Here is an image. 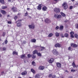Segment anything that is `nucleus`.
I'll return each mask as SVG.
<instances>
[{"mask_svg": "<svg viewBox=\"0 0 78 78\" xmlns=\"http://www.w3.org/2000/svg\"><path fill=\"white\" fill-rule=\"evenodd\" d=\"M52 53H53L54 55H55L56 56L58 55V51H57L56 49H53L52 51Z\"/></svg>", "mask_w": 78, "mask_h": 78, "instance_id": "f257e3e1", "label": "nucleus"}, {"mask_svg": "<svg viewBox=\"0 0 78 78\" xmlns=\"http://www.w3.org/2000/svg\"><path fill=\"white\" fill-rule=\"evenodd\" d=\"M43 6V4H40L37 6V9L39 11L42 9V7Z\"/></svg>", "mask_w": 78, "mask_h": 78, "instance_id": "f03ea898", "label": "nucleus"}, {"mask_svg": "<svg viewBox=\"0 0 78 78\" xmlns=\"http://www.w3.org/2000/svg\"><path fill=\"white\" fill-rule=\"evenodd\" d=\"M54 17L55 18H56V19H60V18H61V17H62L61 15H58V14H55L54 15Z\"/></svg>", "mask_w": 78, "mask_h": 78, "instance_id": "7ed1b4c3", "label": "nucleus"}, {"mask_svg": "<svg viewBox=\"0 0 78 78\" xmlns=\"http://www.w3.org/2000/svg\"><path fill=\"white\" fill-rule=\"evenodd\" d=\"M62 6H63L64 9H67V8H68L67 4L66 2H64L62 4Z\"/></svg>", "mask_w": 78, "mask_h": 78, "instance_id": "20e7f679", "label": "nucleus"}, {"mask_svg": "<svg viewBox=\"0 0 78 78\" xmlns=\"http://www.w3.org/2000/svg\"><path fill=\"white\" fill-rule=\"evenodd\" d=\"M55 47H56V48H57V47L60 48V47H62V45L59 43H57L55 44Z\"/></svg>", "mask_w": 78, "mask_h": 78, "instance_id": "39448f33", "label": "nucleus"}, {"mask_svg": "<svg viewBox=\"0 0 78 78\" xmlns=\"http://www.w3.org/2000/svg\"><path fill=\"white\" fill-rule=\"evenodd\" d=\"M54 11L55 12H56L57 13H59L60 12V9L58 8H55L54 9Z\"/></svg>", "mask_w": 78, "mask_h": 78, "instance_id": "423d86ee", "label": "nucleus"}, {"mask_svg": "<svg viewBox=\"0 0 78 78\" xmlns=\"http://www.w3.org/2000/svg\"><path fill=\"white\" fill-rule=\"evenodd\" d=\"M45 22L47 23H51V21L50 20L47 18L45 20Z\"/></svg>", "mask_w": 78, "mask_h": 78, "instance_id": "0eeeda50", "label": "nucleus"}, {"mask_svg": "<svg viewBox=\"0 0 78 78\" xmlns=\"http://www.w3.org/2000/svg\"><path fill=\"white\" fill-rule=\"evenodd\" d=\"M54 60V59H53V58H51L49 60V64H52V63L53 62Z\"/></svg>", "mask_w": 78, "mask_h": 78, "instance_id": "6e6552de", "label": "nucleus"}, {"mask_svg": "<svg viewBox=\"0 0 78 78\" xmlns=\"http://www.w3.org/2000/svg\"><path fill=\"white\" fill-rule=\"evenodd\" d=\"M0 12L3 15H5V14H6V12L5 11L3 10H1Z\"/></svg>", "mask_w": 78, "mask_h": 78, "instance_id": "1a4fd4ad", "label": "nucleus"}, {"mask_svg": "<svg viewBox=\"0 0 78 78\" xmlns=\"http://www.w3.org/2000/svg\"><path fill=\"white\" fill-rule=\"evenodd\" d=\"M71 47H74L75 48H76L78 47V45L77 44H74L73 43H72L71 44Z\"/></svg>", "mask_w": 78, "mask_h": 78, "instance_id": "9d476101", "label": "nucleus"}, {"mask_svg": "<svg viewBox=\"0 0 78 78\" xmlns=\"http://www.w3.org/2000/svg\"><path fill=\"white\" fill-rule=\"evenodd\" d=\"M28 27L30 28H31V29H34L35 27L34 25H28Z\"/></svg>", "mask_w": 78, "mask_h": 78, "instance_id": "9b49d317", "label": "nucleus"}, {"mask_svg": "<svg viewBox=\"0 0 78 78\" xmlns=\"http://www.w3.org/2000/svg\"><path fill=\"white\" fill-rule=\"evenodd\" d=\"M16 26L18 27H22V23L20 22H19L17 23Z\"/></svg>", "mask_w": 78, "mask_h": 78, "instance_id": "f8f14e48", "label": "nucleus"}, {"mask_svg": "<svg viewBox=\"0 0 78 78\" xmlns=\"http://www.w3.org/2000/svg\"><path fill=\"white\" fill-rule=\"evenodd\" d=\"M45 67L44 66H41L39 67V70H43L44 69Z\"/></svg>", "mask_w": 78, "mask_h": 78, "instance_id": "ddd939ff", "label": "nucleus"}, {"mask_svg": "<svg viewBox=\"0 0 78 78\" xmlns=\"http://www.w3.org/2000/svg\"><path fill=\"white\" fill-rule=\"evenodd\" d=\"M47 7L46 6H44L42 8V10L43 11H47Z\"/></svg>", "mask_w": 78, "mask_h": 78, "instance_id": "4468645a", "label": "nucleus"}, {"mask_svg": "<svg viewBox=\"0 0 78 78\" xmlns=\"http://www.w3.org/2000/svg\"><path fill=\"white\" fill-rule=\"evenodd\" d=\"M56 66L58 67H61V64L59 62H57L56 63Z\"/></svg>", "mask_w": 78, "mask_h": 78, "instance_id": "2eb2a0df", "label": "nucleus"}, {"mask_svg": "<svg viewBox=\"0 0 78 78\" xmlns=\"http://www.w3.org/2000/svg\"><path fill=\"white\" fill-rule=\"evenodd\" d=\"M12 10H13V12H15L16 11H17V8L15 7H13L12 8Z\"/></svg>", "mask_w": 78, "mask_h": 78, "instance_id": "dca6fc26", "label": "nucleus"}, {"mask_svg": "<svg viewBox=\"0 0 78 78\" xmlns=\"http://www.w3.org/2000/svg\"><path fill=\"white\" fill-rule=\"evenodd\" d=\"M36 41V40L34 38H33L32 39H31L30 40V42H34V43H35Z\"/></svg>", "mask_w": 78, "mask_h": 78, "instance_id": "f3484780", "label": "nucleus"}, {"mask_svg": "<svg viewBox=\"0 0 78 78\" xmlns=\"http://www.w3.org/2000/svg\"><path fill=\"white\" fill-rule=\"evenodd\" d=\"M27 74V71H24L23 72H22L21 73V74L22 75H23V76L26 75Z\"/></svg>", "mask_w": 78, "mask_h": 78, "instance_id": "a211bd4d", "label": "nucleus"}, {"mask_svg": "<svg viewBox=\"0 0 78 78\" xmlns=\"http://www.w3.org/2000/svg\"><path fill=\"white\" fill-rule=\"evenodd\" d=\"M38 53V51L37 50H34L33 52V54H37Z\"/></svg>", "mask_w": 78, "mask_h": 78, "instance_id": "6ab92c4d", "label": "nucleus"}, {"mask_svg": "<svg viewBox=\"0 0 78 78\" xmlns=\"http://www.w3.org/2000/svg\"><path fill=\"white\" fill-rule=\"evenodd\" d=\"M12 55H18V52H16V51H13L12 52Z\"/></svg>", "mask_w": 78, "mask_h": 78, "instance_id": "aec40b11", "label": "nucleus"}, {"mask_svg": "<svg viewBox=\"0 0 78 78\" xmlns=\"http://www.w3.org/2000/svg\"><path fill=\"white\" fill-rule=\"evenodd\" d=\"M72 66L73 67V68H76V65H75V64L74 62H73L72 63Z\"/></svg>", "mask_w": 78, "mask_h": 78, "instance_id": "412c9836", "label": "nucleus"}, {"mask_svg": "<svg viewBox=\"0 0 78 78\" xmlns=\"http://www.w3.org/2000/svg\"><path fill=\"white\" fill-rule=\"evenodd\" d=\"M63 29L64 26H61L59 28V29L61 31V30H62Z\"/></svg>", "mask_w": 78, "mask_h": 78, "instance_id": "4be33fe9", "label": "nucleus"}, {"mask_svg": "<svg viewBox=\"0 0 78 78\" xmlns=\"http://www.w3.org/2000/svg\"><path fill=\"white\" fill-rule=\"evenodd\" d=\"M35 78H40V75L39 74H37L35 76Z\"/></svg>", "mask_w": 78, "mask_h": 78, "instance_id": "5701e85b", "label": "nucleus"}, {"mask_svg": "<svg viewBox=\"0 0 78 78\" xmlns=\"http://www.w3.org/2000/svg\"><path fill=\"white\" fill-rule=\"evenodd\" d=\"M8 8V6H3L2 7V9H6Z\"/></svg>", "mask_w": 78, "mask_h": 78, "instance_id": "b1692460", "label": "nucleus"}, {"mask_svg": "<svg viewBox=\"0 0 78 78\" xmlns=\"http://www.w3.org/2000/svg\"><path fill=\"white\" fill-rule=\"evenodd\" d=\"M36 55L34 54H33L32 55V58H33V59H35L36 57Z\"/></svg>", "mask_w": 78, "mask_h": 78, "instance_id": "393cba45", "label": "nucleus"}, {"mask_svg": "<svg viewBox=\"0 0 78 78\" xmlns=\"http://www.w3.org/2000/svg\"><path fill=\"white\" fill-rule=\"evenodd\" d=\"M55 36H56V37H59V33H58L57 32H56L55 33Z\"/></svg>", "mask_w": 78, "mask_h": 78, "instance_id": "a878e982", "label": "nucleus"}, {"mask_svg": "<svg viewBox=\"0 0 78 78\" xmlns=\"http://www.w3.org/2000/svg\"><path fill=\"white\" fill-rule=\"evenodd\" d=\"M60 14L62 16H63V17H66V14H64V13L61 12Z\"/></svg>", "mask_w": 78, "mask_h": 78, "instance_id": "bb28decb", "label": "nucleus"}, {"mask_svg": "<svg viewBox=\"0 0 78 78\" xmlns=\"http://www.w3.org/2000/svg\"><path fill=\"white\" fill-rule=\"evenodd\" d=\"M32 65L34 66H36V63L35 62H34V61H33L32 62Z\"/></svg>", "mask_w": 78, "mask_h": 78, "instance_id": "cd10ccee", "label": "nucleus"}, {"mask_svg": "<svg viewBox=\"0 0 78 78\" xmlns=\"http://www.w3.org/2000/svg\"><path fill=\"white\" fill-rule=\"evenodd\" d=\"M64 37H67L69 36V34L68 33H66L64 34Z\"/></svg>", "mask_w": 78, "mask_h": 78, "instance_id": "c85d7f7f", "label": "nucleus"}, {"mask_svg": "<svg viewBox=\"0 0 78 78\" xmlns=\"http://www.w3.org/2000/svg\"><path fill=\"white\" fill-rule=\"evenodd\" d=\"M31 71L33 73H36V72H35V70H34V69H31Z\"/></svg>", "mask_w": 78, "mask_h": 78, "instance_id": "c756f323", "label": "nucleus"}, {"mask_svg": "<svg viewBox=\"0 0 78 78\" xmlns=\"http://www.w3.org/2000/svg\"><path fill=\"white\" fill-rule=\"evenodd\" d=\"M41 50H40V51H42L43 50H44V49H45V48L44 47H41Z\"/></svg>", "mask_w": 78, "mask_h": 78, "instance_id": "7c9ffc66", "label": "nucleus"}, {"mask_svg": "<svg viewBox=\"0 0 78 78\" xmlns=\"http://www.w3.org/2000/svg\"><path fill=\"white\" fill-rule=\"evenodd\" d=\"M25 54L23 55H21V58H25Z\"/></svg>", "mask_w": 78, "mask_h": 78, "instance_id": "2f4dec72", "label": "nucleus"}, {"mask_svg": "<svg viewBox=\"0 0 78 78\" xmlns=\"http://www.w3.org/2000/svg\"><path fill=\"white\" fill-rule=\"evenodd\" d=\"M37 55L38 56H42V54L38 52L37 53Z\"/></svg>", "mask_w": 78, "mask_h": 78, "instance_id": "473e14b6", "label": "nucleus"}, {"mask_svg": "<svg viewBox=\"0 0 78 78\" xmlns=\"http://www.w3.org/2000/svg\"><path fill=\"white\" fill-rule=\"evenodd\" d=\"M0 3H1L2 4L5 3L4 0H0Z\"/></svg>", "mask_w": 78, "mask_h": 78, "instance_id": "72a5a7b5", "label": "nucleus"}, {"mask_svg": "<svg viewBox=\"0 0 78 78\" xmlns=\"http://www.w3.org/2000/svg\"><path fill=\"white\" fill-rule=\"evenodd\" d=\"M71 49H72V47H71V46H70L68 48V50H70L72 51H73V49H72L71 50Z\"/></svg>", "mask_w": 78, "mask_h": 78, "instance_id": "f704fd0d", "label": "nucleus"}, {"mask_svg": "<svg viewBox=\"0 0 78 78\" xmlns=\"http://www.w3.org/2000/svg\"><path fill=\"white\" fill-rule=\"evenodd\" d=\"M31 57H32V55L30 54H28L27 55V57L28 58H31Z\"/></svg>", "mask_w": 78, "mask_h": 78, "instance_id": "c9c22d12", "label": "nucleus"}, {"mask_svg": "<svg viewBox=\"0 0 78 78\" xmlns=\"http://www.w3.org/2000/svg\"><path fill=\"white\" fill-rule=\"evenodd\" d=\"M60 36H61V37H63V38L64 37V34L62 33L61 34Z\"/></svg>", "mask_w": 78, "mask_h": 78, "instance_id": "e433bc0d", "label": "nucleus"}, {"mask_svg": "<svg viewBox=\"0 0 78 78\" xmlns=\"http://www.w3.org/2000/svg\"><path fill=\"white\" fill-rule=\"evenodd\" d=\"M53 36V34L51 33H50L49 34V35H48V37H51Z\"/></svg>", "mask_w": 78, "mask_h": 78, "instance_id": "4c0bfd02", "label": "nucleus"}, {"mask_svg": "<svg viewBox=\"0 0 78 78\" xmlns=\"http://www.w3.org/2000/svg\"><path fill=\"white\" fill-rule=\"evenodd\" d=\"M28 16V12L27 11L25 13L24 16V17H26V16Z\"/></svg>", "mask_w": 78, "mask_h": 78, "instance_id": "58836bf2", "label": "nucleus"}, {"mask_svg": "<svg viewBox=\"0 0 78 78\" xmlns=\"http://www.w3.org/2000/svg\"><path fill=\"white\" fill-rule=\"evenodd\" d=\"M74 36L77 39H78V35L77 34H74Z\"/></svg>", "mask_w": 78, "mask_h": 78, "instance_id": "ea45409f", "label": "nucleus"}, {"mask_svg": "<svg viewBox=\"0 0 78 78\" xmlns=\"http://www.w3.org/2000/svg\"><path fill=\"white\" fill-rule=\"evenodd\" d=\"M18 17H17V16H15L14 17V19L15 20H17V19Z\"/></svg>", "mask_w": 78, "mask_h": 78, "instance_id": "a19ab883", "label": "nucleus"}, {"mask_svg": "<svg viewBox=\"0 0 78 78\" xmlns=\"http://www.w3.org/2000/svg\"><path fill=\"white\" fill-rule=\"evenodd\" d=\"M70 34L71 35H73L74 34V32L73 31H71L70 32Z\"/></svg>", "mask_w": 78, "mask_h": 78, "instance_id": "79ce46f5", "label": "nucleus"}, {"mask_svg": "<svg viewBox=\"0 0 78 78\" xmlns=\"http://www.w3.org/2000/svg\"><path fill=\"white\" fill-rule=\"evenodd\" d=\"M6 50V48L5 47H3L2 48V51H5Z\"/></svg>", "mask_w": 78, "mask_h": 78, "instance_id": "37998d69", "label": "nucleus"}, {"mask_svg": "<svg viewBox=\"0 0 78 78\" xmlns=\"http://www.w3.org/2000/svg\"><path fill=\"white\" fill-rule=\"evenodd\" d=\"M22 21V20H18L16 22H15V23H17V22H21Z\"/></svg>", "mask_w": 78, "mask_h": 78, "instance_id": "c03bdc74", "label": "nucleus"}, {"mask_svg": "<svg viewBox=\"0 0 78 78\" xmlns=\"http://www.w3.org/2000/svg\"><path fill=\"white\" fill-rule=\"evenodd\" d=\"M8 43V40H7V39H6L5 41V44H7Z\"/></svg>", "mask_w": 78, "mask_h": 78, "instance_id": "a18cd8bd", "label": "nucleus"}, {"mask_svg": "<svg viewBox=\"0 0 78 78\" xmlns=\"http://www.w3.org/2000/svg\"><path fill=\"white\" fill-rule=\"evenodd\" d=\"M52 76V74H50L48 76L49 78H51Z\"/></svg>", "mask_w": 78, "mask_h": 78, "instance_id": "49530a36", "label": "nucleus"}, {"mask_svg": "<svg viewBox=\"0 0 78 78\" xmlns=\"http://www.w3.org/2000/svg\"><path fill=\"white\" fill-rule=\"evenodd\" d=\"M8 23H9V24H11V23H12V22L11 21H8Z\"/></svg>", "mask_w": 78, "mask_h": 78, "instance_id": "de8ad7c7", "label": "nucleus"}, {"mask_svg": "<svg viewBox=\"0 0 78 78\" xmlns=\"http://www.w3.org/2000/svg\"><path fill=\"white\" fill-rule=\"evenodd\" d=\"M5 34H6V33H5V32H3L2 34V36H5Z\"/></svg>", "mask_w": 78, "mask_h": 78, "instance_id": "09e8293b", "label": "nucleus"}, {"mask_svg": "<svg viewBox=\"0 0 78 78\" xmlns=\"http://www.w3.org/2000/svg\"><path fill=\"white\" fill-rule=\"evenodd\" d=\"M76 70H75V69H71V72H75Z\"/></svg>", "mask_w": 78, "mask_h": 78, "instance_id": "8fccbe9b", "label": "nucleus"}, {"mask_svg": "<svg viewBox=\"0 0 78 78\" xmlns=\"http://www.w3.org/2000/svg\"><path fill=\"white\" fill-rule=\"evenodd\" d=\"M5 73V72L4 71H2L1 72V74L3 75H4V74Z\"/></svg>", "mask_w": 78, "mask_h": 78, "instance_id": "3c124183", "label": "nucleus"}, {"mask_svg": "<svg viewBox=\"0 0 78 78\" xmlns=\"http://www.w3.org/2000/svg\"><path fill=\"white\" fill-rule=\"evenodd\" d=\"M59 29V27L58 26H57L55 27V29L56 30H58Z\"/></svg>", "mask_w": 78, "mask_h": 78, "instance_id": "603ef678", "label": "nucleus"}, {"mask_svg": "<svg viewBox=\"0 0 78 78\" xmlns=\"http://www.w3.org/2000/svg\"><path fill=\"white\" fill-rule=\"evenodd\" d=\"M73 9V6H70V7L69 9Z\"/></svg>", "mask_w": 78, "mask_h": 78, "instance_id": "864d4df0", "label": "nucleus"}, {"mask_svg": "<svg viewBox=\"0 0 78 78\" xmlns=\"http://www.w3.org/2000/svg\"><path fill=\"white\" fill-rule=\"evenodd\" d=\"M71 37H72V38H73L74 37V36L73 35H71L70 36Z\"/></svg>", "mask_w": 78, "mask_h": 78, "instance_id": "5fc2aeb1", "label": "nucleus"}, {"mask_svg": "<svg viewBox=\"0 0 78 78\" xmlns=\"http://www.w3.org/2000/svg\"><path fill=\"white\" fill-rule=\"evenodd\" d=\"M52 78H56V76H52Z\"/></svg>", "mask_w": 78, "mask_h": 78, "instance_id": "6e6d98bb", "label": "nucleus"}, {"mask_svg": "<svg viewBox=\"0 0 78 78\" xmlns=\"http://www.w3.org/2000/svg\"><path fill=\"white\" fill-rule=\"evenodd\" d=\"M39 46H36V45H35L34 46V48H37V47H38Z\"/></svg>", "mask_w": 78, "mask_h": 78, "instance_id": "4d7b16f0", "label": "nucleus"}, {"mask_svg": "<svg viewBox=\"0 0 78 78\" xmlns=\"http://www.w3.org/2000/svg\"><path fill=\"white\" fill-rule=\"evenodd\" d=\"M68 78H73V76H69L68 77Z\"/></svg>", "mask_w": 78, "mask_h": 78, "instance_id": "13d9d810", "label": "nucleus"}, {"mask_svg": "<svg viewBox=\"0 0 78 78\" xmlns=\"http://www.w3.org/2000/svg\"><path fill=\"white\" fill-rule=\"evenodd\" d=\"M2 15L0 12V17H2Z\"/></svg>", "mask_w": 78, "mask_h": 78, "instance_id": "bf43d9fd", "label": "nucleus"}, {"mask_svg": "<svg viewBox=\"0 0 78 78\" xmlns=\"http://www.w3.org/2000/svg\"><path fill=\"white\" fill-rule=\"evenodd\" d=\"M75 5H77V6L78 5V3H75Z\"/></svg>", "mask_w": 78, "mask_h": 78, "instance_id": "052dcab7", "label": "nucleus"}, {"mask_svg": "<svg viewBox=\"0 0 78 78\" xmlns=\"http://www.w3.org/2000/svg\"><path fill=\"white\" fill-rule=\"evenodd\" d=\"M8 1L9 2H11V0H8Z\"/></svg>", "mask_w": 78, "mask_h": 78, "instance_id": "680f3d73", "label": "nucleus"}, {"mask_svg": "<svg viewBox=\"0 0 78 78\" xmlns=\"http://www.w3.org/2000/svg\"><path fill=\"white\" fill-rule=\"evenodd\" d=\"M27 10H28V11H29V10H30V8H27Z\"/></svg>", "mask_w": 78, "mask_h": 78, "instance_id": "e2e57ef3", "label": "nucleus"}, {"mask_svg": "<svg viewBox=\"0 0 78 78\" xmlns=\"http://www.w3.org/2000/svg\"><path fill=\"white\" fill-rule=\"evenodd\" d=\"M54 1H55V2H58V0H53Z\"/></svg>", "mask_w": 78, "mask_h": 78, "instance_id": "0e129e2a", "label": "nucleus"}, {"mask_svg": "<svg viewBox=\"0 0 78 78\" xmlns=\"http://www.w3.org/2000/svg\"><path fill=\"white\" fill-rule=\"evenodd\" d=\"M66 72H67V73H69V72L68 71H67V70H66Z\"/></svg>", "mask_w": 78, "mask_h": 78, "instance_id": "69168bd1", "label": "nucleus"}, {"mask_svg": "<svg viewBox=\"0 0 78 78\" xmlns=\"http://www.w3.org/2000/svg\"><path fill=\"white\" fill-rule=\"evenodd\" d=\"M24 62H25V63H26V62H27V60H24Z\"/></svg>", "mask_w": 78, "mask_h": 78, "instance_id": "338daca9", "label": "nucleus"}, {"mask_svg": "<svg viewBox=\"0 0 78 78\" xmlns=\"http://www.w3.org/2000/svg\"><path fill=\"white\" fill-rule=\"evenodd\" d=\"M20 13H18V16H20Z\"/></svg>", "mask_w": 78, "mask_h": 78, "instance_id": "774afa93", "label": "nucleus"}]
</instances>
